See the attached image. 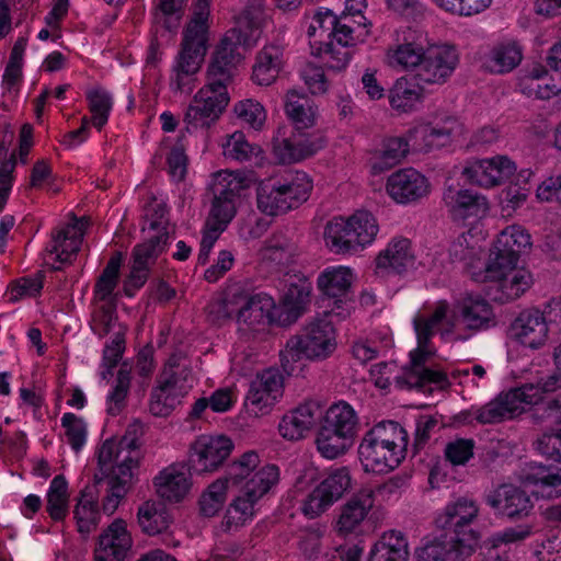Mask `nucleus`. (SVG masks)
<instances>
[{"instance_id":"obj_1","label":"nucleus","mask_w":561,"mask_h":561,"mask_svg":"<svg viewBox=\"0 0 561 561\" xmlns=\"http://www.w3.org/2000/svg\"><path fill=\"white\" fill-rule=\"evenodd\" d=\"M140 423L130 424L125 435L118 440H105L99 450V463L102 469H111L110 488L103 500L102 508L107 515L114 514L125 497L133 479V470L140 459Z\"/></svg>"},{"instance_id":"obj_2","label":"nucleus","mask_w":561,"mask_h":561,"mask_svg":"<svg viewBox=\"0 0 561 561\" xmlns=\"http://www.w3.org/2000/svg\"><path fill=\"white\" fill-rule=\"evenodd\" d=\"M408 434L394 421H381L369 428L358 445V458L366 472L394 470L407 455Z\"/></svg>"},{"instance_id":"obj_3","label":"nucleus","mask_w":561,"mask_h":561,"mask_svg":"<svg viewBox=\"0 0 561 561\" xmlns=\"http://www.w3.org/2000/svg\"><path fill=\"white\" fill-rule=\"evenodd\" d=\"M448 304L439 301L428 316H419L414 319V329L417 337V348L411 353V362L402 376L396 378L400 388H425L428 385L444 386L448 383L445 373L425 366L430 354L431 339L439 330L448 312Z\"/></svg>"},{"instance_id":"obj_4","label":"nucleus","mask_w":561,"mask_h":561,"mask_svg":"<svg viewBox=\"0 0 561 561\" xmlns=\"http://www.w3.org/2000/svg\"><path fill=\"white\" fill-rule=\"evenodd\" d=\"M193 386L194 378L186 357L172 354L157 377L156 386L151 389L149 412L159 417L170 415Z\"/></svg>"},{"instance_id":"obj_5","label":"nucleus","mask_w":561,"mask_h":561,"mask_svg":"<svg viewBox=\"0 0 561 561\" xmlns=\"http://www.w3.org/2000/svg\"><path fill=\"white\" fill-rule=\"evenodd\" d=\"M331 313L323 311L312 317L305 325L301 335L291 336L286 350L294 355H305L312 360H323L336 350V333Z\"/></svg>"},{"instance_id":"obj_6","label":"nucleus","mask_w":561,"mask_h":561,"mask_svg":"<svg viewBox=\"0 0 561 561\" xmlns=\"http://www.w3.org/2000/svg\"><path fill=\"white\" fill-rule=\"evenodd\" d=\"M478 515V503L468 496H459L446 504L436 516L435 525L443 534L477 550L481 535L471 526Z\"/></svg>"},{"instance_id":"obj_7","label":"nucleus","mask_w":561,"mask_h":561,"mask_svg":"<svg viewBox=\"0 0 561 561\" xmlns=\"http://www.w3.org/2000/svg\"><path fill=\"white\" fill-rule=\"evenodd\" d=\"M260 477L261 481L257 485L252 480L238 490L237 495L226 508L221 522L224 530L236 531L253 520L259 501L274 486V469L263 470Z\"/></svg>"},{"instance_id":"obj_8","label":"nucleus","mask_w":561,"mask_h":561,"mask_svg":"<svg viewBox=\"0 0 561 561\" xmlns=\"http://www.w3.org/2000/svg\"><path fill=\"white\" fill-rule=\"evenodd\" d=\"M353 283L351 268L344 266H331L324 268L317 278V287L322 299L328 300L327 313H331L337 321L350 317L353 310V300L350 298V289Z\"/></svg>"},{"instance_id":"obj_9","label":"nucleus","mask_w":561,"mask_h":561,"mask_svg":"<svg viewBox=\"0 0 561 561\" xmlns=\"http://www.w3.org/2000/svg\"><path fill=\"white\" fill-rule=\"evenodd\" d=\"M352 488V476L347 467L330 470L320 483L304 499L301 512L308 518H317Z\"/></svg>"},{"instance_id":"obj_10","label":"nucleus","mask_w":561,"mask_h":561,"mask_svg":"<svg viewBox=\"0 0 561 561\" xmlns=\"http://www.w3.org/2000/svg\"><path fill=\"white\" fill-rule=\"evenodd\" d=\"M425 48L426 36L422 31L411 26H400L391 34L385 61L397 70L417 69Z\"/></svg>"},{"instance_id":"obj_11","label":"nucleus","mask_w":561,"mask_h":561,"mask_svg":"<svg viewBox=\"0 0 561 561\" xmlns=\"http://www.w3.org/2000/svg\"><path fill=\"white\" fill-rule=\"evenodd\" d=\"M234 36L233 32H227L222 36L214 48L207 66L206 82L224 91H228L242 61Z\"/></svg>"},{"instance_id":"obj_12","label":"nucleus","mask_w":561,"mask_h":561,"mask_svg":"<svg viewBox=\"0 0 561 561\" xmlns=\"http://www.w3.org/2000/svg\"><path fill=\"white\" fill-rule=\"evenodd\" d=\"M458 64L459 55L455 46L447 44L426 46L414 79L425 87L442 85L449 80Z\"/></svg>"},{"instance_id":"obj_13","label":"nucleus","mask_w":561,"mask_h":561,"mask_svg":"<svg viewBox=\"0 0 561 561\" xmlns=\"http://www.w3.org/2000/svg\"><path fill=\"white\" fill-rule=\"evenodd\" d=\"M484 278L488 282V295L500 304L519 298L533 284L530 272L517 268V265L501 264L495 273H491V265H486Z\"/></svg>"},{"instance_id":"obj_14","label":"nucleus","mask_w":561,"mask_h":561,"mask_svg":"<svg viewBox=\"0 0 561 561\" xmlns=\"http://www.w3.org/2000/svg\"><path fill=\"white\" fill-rule=\"evenodd\" d=\"M228 91L219 90L206 82L191 101L185 115L186 129L209 127L219 118L229 103Z\"/></svg>"},{"instance_id":"obj_15","label":"nucleus","mask_w":561,"mask_h":561,"mask_svg":"<svg viewBox=\"0 0 561 561\" xmlns=\"http://www.w3.org/2000/svg\"><path fill=\"white\" fill-rule=\"evenodd\" d=\"M312 283L300 271H283V327L296 323L311 307Z\"/></svg>"},{"instance_id":"obj_16","label":"nucleus","mask_w":561,"mask_h":561,"mask_svg":"<svg viewBox=\"0 0 561 561\" xmlns=\"http://www.w3.org/2000/svg\"><path fill=\"white\" fill-rule=\"evenodd\" d=\"M537 390L533 387H519L500 393L494 400L474 411V419L480 424L500 423L524 412L525 402L537 400Z\"/></svg>"},{"instance_id":"obj_17","label":"nucleus","mask_w":561,"mask_h":561,"mask_svg":"<svg viewBox=\"0 0 561 561\" xmlns=\"http://www.w3.org/2000/svg\"><path fill=\"white\" fill-rule=\"evenodd\" d=\"M233 442L225 435H201L191 445L190 469L196 473L216 471L233 450Z\"/></svg>"},{"instance_id":"obj_18","label":"nucleus","mask_w":561,"mask_h":561,"mask_svg":"<svg viewBox=\"0 0 561 561\" xmlns=\"http://www.w3.org/2000/svg\"><path fill=\"white\" fill-rule=\"evenodd\" d=\"M83 234L81 221L55 230L44 250L45 264L59 271L64 264L71 263L80 250Z\"/></svg>"},{"instance_id":"obj_19","label":"nucleus","mask_w":561,"mask_h":561,"mask_svg":"<svg viewBox=\"0 0 561 561\" xmlns=\"http://www.w3.org/2000/svg\"><path fill=\"white\" fill-rule=\"evenodd\" d=\"M276 304L263 291L245 295L237 313L238 330L243 334L260 332L274 321Z\"/></svg>"},{"instance_id":"obj_20","label":"nucleus","mask_w":561,"mask_h":561,"mask_svg":"<svg viewBox=\"0 0 561 561\" xmlns=\"http://www.w3.org/2000/svg\"><path fill=\"white\" fill-rule=\"evenodd\" d=\"M484 501L496 514L512 520L528 517L534 510L530 495L514 484L499 485L485 495Z\"/></svg>"},{"instance_id":"obj_21","label":"nucleus","mask_w":561,"mask_h":561,"mask_svg":"<svg viewBox=\"0 0 561 561\" xmlns=\"http://www.w3.org/2000/svg\"><path fill=\"white\" fill-rule=\"evenodd\" d=\"M530 244V234L524 227L512 225L503 229L490 253L488 265H491V273L499 271L501 264L517 265L520 253Z\"/></svg>"},{"instance_id":"obj_22","label":"nucleus","mask_w":561,"mask_h":561,"mask_svg":"<svg viewBox=\"0 0 561 561\" xmlns=\"http://www.w3.org/2000/svg\"><path fill=\"white\" fill-rule=\"evenodd\" d=\"M516 171L515 163L507 157L474 160L463 168L462 175L481 187H493L508 180Z\"/></svg>"},{"instance_id":"obj_23","label":"nucleus","mask_w":561,"mask_h":561,"mask_svg":"<svg viewBox=\"0 0 561 561\" xmlns=\"http://www.w3.org/2000/svg\"><path fill=\"white\" fill-rule=\"evenodd\" d=\"M512 337L525 347L538 350L547 340L549 328L543 312L538 309L523 310L511 324Z\"/></svg>"},{"instance_id":"obj_24","label":"nucleus","mask_w":561,"mask_h":561,"mask_svg":"<svg viewBox=\"0 0 561 561\" xmlns=\"http://www.w3.org/2000/svg\"><path fill=\"white\" fill-rule=\"evenodd\" d=\"M279 387L280 371L277 368H268L257 375L245 398L249 413L255 416L267 414L276 402Z\"/></svg>"},{"instance_id":"obj_25","label":"nucleus","mask_w":561,"mask_h":561,"mask_svg":"<svg viewBox=\"0 0 561 561\" xmlns=\"http://www.w3.org/2000/svg\"><path fill=\"white\" fill-rule=\"evenodd\" d=\"M389 196L400 204H409L426 196L430 192L427 179L413 168L392 173L386 185Z\"/></svg>"},{"instance_id":"obj_26","label":"nucleus","mask_w":561,"mask_h":561,"mask_svg":"<svg viewBox=\"0 0 561 561\" xmlns=\"http://www.w3.org/2000/svg\"><path fill=\"white\" fill-rule=\"evenodd\" d=\"M374 502L375 492L370 488H363L353 494L340 508L335 526L339 535L347 536L357 533L373 508Z\"/></svg>"},{"instance_id":"obj_27","label":"nucleus","mask_w":561,"mask_h":561,"mask_svg":"<svg viewBox=\"0 0 561 561\" xmlns=\"http://www.w3.org/2000/svg\"><path fill=\"white\" fill-rule=\"evenodd\" d=\"M261 465L260 455L255 450H248L234 458L226 468V476L222 477L231 486L242 489L245 484L253 480L257 485L261 481V472L267 468L274 469V485L279 478V470L276 465Z\"/></svg>"},{"instance_id":"obj_28","label":"nucleus","mask_w":561,"mask_h":561,"mask_svg":"<svg viewBox=\"0 0 561 561\" xmlns=\"http://www.w3.org/2000/svg\"><path fill=\"white\" fill-rule=\"evenodd\" d=\"M206 50L190 47L181 44V50L172 67L170 77V88L173 92L191 93L194 89L195 75L201 68V64Z\"/></svg>"},{"instance_id":"obj_29","label":"nucleus","mask_w":561,"mask_h":561,"mask_svg":"<svg viewBox=\"0 0 561 561\" xmlns=\"http://www.w3.org/2000/svg\"><path fill=\"white\" fill-rule=\"evenodd\" d=\"M522 481L533 488V494L538 499L561 497V467L529 463L523 471Z\"/></svg>"},{"instance_id":"obj_30","label":"nucleus","mask_w":561,"mask_h":561,"mask_svg":"<svg viewBox=\"0 0 561 561\" xmlns=\"http://www.w3.org/2000/svg\"><path fill=\"white\" fill-rule=\"evenodd\" d=\"M459 319L472 332L485 331L496 325L491 304L480 295L467 294L457 304Z\"/></svg>"},{"instance_id":"obj_31","label":"nucleus","mask_w":561,"mask_h":561,"mask_svg":"<svg viewBox=\"0 0 561 561\" xmlns=\"http://www.w3.org/2000/svg\"><path fill=\"white\" fill-rule=\"evenodd\" d=\"M131 537L123 519H115L101 535L95 561H124L131 548Z\"/></svg>"},{"instance_id":"obj_32","label":"nucleus","mask_w":561,"mask_h":561,"mask_svg":"<svg viewBox=\"0 0 561 561\" xmlns=\"http://www.w3.org/2000/svg\"><path fill=\"white\" fill-rule=\"evenodd\" d=\"M376 268L387 274L401 275L412 270L415 264V255L411 241L403 237H393L386 249L376 257Z\"/></svg>"},{"instance_id":"obj_33","label":"nucleus","mask_w":561,"mask_h":561,"mask_svg":"<svg viewBox=\"0 0 561 561\" xmlns=\"http://www.w3.org/2000/svg\"><path fill=\"white\" fill-rule=\"evenodd\" d=\"M444 202L455 218H482L489 211V203L485 196L453 185L445 190Z\"/></svg>"},{"instance_id":"obj_34","label":"nucleus","mask_w":561,"mask_h":561,"mask_svg":"<svg viewBox=\"0 0 561 561\" xmlns=\"http://www.w3.org/2000/svg\"><path fill=\"white\" fill-rule=\"evenodd\" d=\"M413 138H421L426 150L450 145L463 134V125L458 118L447 116L435 125H420L409 130Z\"/></svg>"},{"instance_id":"obj_35","label":"nucleus","mask_w":561,"mask_h":561,"mask_svg":"<svg viewBox=\"0 0 561 561\" xmlns=\"http://www.w3.org/2000/svg\"><path fill=\"white\" fill-rule=\"evenodd\" d=\"M476 550L440 534L416 551V561H466Z\"/></svg>"},{"instance_id":"obj_36","label":"nucleus","mask_w":561,"mask_h":561,"mask_svg":"<svg viewBox=\"0 0 561 561\" xmlns=\"http://www.w3.org/2000/svg\"><path fill=\"white\" fill-rule=\"evenodd\" d=\"M321 404L308 400L283 416V438L299 440L320 421Z\"/></svg>"},{"instance_id":"obj_37","label":"nucleus","mask_w":561,"mask_h":561,"mask_svg":"<svg viewBox=\"0 0 561 561\" xmlns=\"http://www.w3.org/2000/svg\"><path fill=\"white\" fill-rule=\"evenodd\" d=\"M533 534L529 525L508 527L497 531L483 541L489 551V561H518L516 552L508 546L528 538Z\"/></svg>"},{"instance_id":"obj_38","label":"nucleus","mask_w":561,"mask_h":561,"mask_svg":"<svg viewBox=\"0 0 561 561\" xmlns=\"http://www.w3.org/2000/svg\"><path fill=\"white\" fill-rule=\"evenodd\" d=\"M211 0H193L191 18L183 31L182 45L207 49L208 32L210 26Z\"/></svg>"},{"instance_id":"obj_39","label":"nucleus","mask_w":561,"mask_h":561,"mask_svg":"<svg viewBox=\"0 0 561 561\" xmlns=\"http://www.w3.org/2000/svg\"><path fill=\"white\" fill-rule=\"evenodd\" d=\"M220 146L222 156L228 161L253 162L256 168H264L268 164L262 148L259 145L251 144L242 131H234L225 136Z\"/></svg>"},{"instance_id":"obj_40","label":"nucleus","mask_w":561,"mask_h":561,"mask_svg":"<svg viewBox=\"0 0 561 561\" xmlns=\"http://www.w3.org/2000/svg\"><path fill=\"white\" fill-rule=\"evenodd\" d=\"M157 494L169 502H180L191 489V480L184 466L171 465L153 479Z\"/></svg>"},{"instance_id":"obj_41","label":"nucleus","mask_w":561,"mask_h":561,"mask_svg":"<svg viewBox=\"0 0 561 561\" xmlns=\"http://www.w3.org/2000/svg\"><path fill=\"white\" fill-rule=\"evenodd\" d=\"M321 133L296 130L289 138L283 139V163H296L314 156L327 146Z\"/></svg>"},{"instance_id":"obj_42","label":"nucleus","mask_w":561,"mask_h":561,"mask_svg":"<svg viewBox=\"0 0 561 561\" xmlns=\"http://www.w3.org/2000/svg\"><path fill=\"white\" fill-rule=\"evenodd\" d=\"M319 426L355 439L359 428V417L354 408L346 401L331 404L320 415Z\"/></svg>"},{"instance_id":"obj_43","label":"nucleus","mask_w":561,"mask_h":561,"mask_svg":"<svg viewBox=\"0 0 561 561\" xmlns=\"http://www.w3.org/2000/svg\"><path fill=\"white\" fill-rule=\"evenodd\" d=\"M267 16L260 5H248L237 20L236 27L228 32H233L239 47H253L261 38L263 28L266 27Z\"/></svg>"},{"instance_id":"obj_44","label":"nucleus","mask_w":561,"mask_h":561,"mask_svg":"<svg viewBox=\"0 0 561 561\" xmlns=\"http://www.w3.org/2000/svg\"><path fill=\"white\" fill-rule=\"evenodd\" d=\"M354 231L356 229L351 227L348 218L329 221L324 229L327 247L336 254H353L364 250Z\"/></svg>"},{"instance_id":"obj_45","label":"nucleus","mask_w":561,"mask_h":561,"mask_svg":"<svg viewBox=\"0 0 561 561\" xmlns=\"http://www.w3.org/2000/svg\"><path fill=\"white\" fill-rule=\"evenodd\" d=\"M312 181L304 171H283V211L298 208L310 195Z\"/></svg>"},{"instance_id":"obj_46","label":"nucleus","mask_w":561,"mask_h":561,"mask_svg":"<svg viewBox=\"0 0 561 561\" xmlns=\"http://www.w3.org/2000/svg\"><path fill=\"white\" fill-rule=\"evenodd\" d=\"M284 108L296 130H305L314 126L318 108L313 100L306 93L288 91Z\"/></svg>"},{"instance_id":"obj_47","label":"nucleus","mask_w":561,"mask_h":561,"mask_svg":"<svg viewBox=\"0 0 561 561\" xmlns=\"http://www.w3.org/2000/svg\"><path fill=\"white\" fill-rule=\"evenodd\" d=\"M425 85L414 79L403 76L398 78L388 91L390 106L401 113H409L422 102V91Z\"/></svg>"},{"instance_id":"obj_48","label":"nucleus","mask_w":561,"mask_h":561,"mask_svg":"<svg viewBox=\"0 0 561 561\" xmlns=\"http://www.w3.org/2000/svg\"><path fill=\"white\" fill-rule=\"evenodd\" d=\"M523 59V47L514 39H505L493 46L486 59V68L493 73H507Z\"/></svg>"},{"instance_id":"obj_49","label":"nucleus","mask_w":561,"mask_h":561,"mask_svg":"<svg viewBox=\"0 0 561 561\" xmlns=\"http://www.w3.org/2000/svg\"><path fill=\"white\" fill-rule=\"evenodd\" d=\"M251 183L250 173L240 170H220L213 174L211 191L213 194L238 201L241 192L249 188Z\"/></svg>"},{"instance_id":"obj_50","label":"nucleus","mask_w":561,"mask_h":561,"mask_svg":"<svg viewBox=\"0 0 561 561\" xmlns=\"http://www.w3.org/2000/svg\"><path fill=\"white\" fill-rule=\"evenodd\" d=\"M73 517L77 530L84 537L98 528L101 515L98 501L90 490L84 489L81 491L73 508Z\"/></svg>"},{"instance_id":"obj_51","label":"nucleus","mask_w":561,"mask_h":561,"mask_svg":"<svg viewBox=\"0 0 561 561\" xmlns=\"http://www.w3.org/2000/svg\"><path fill=\"white\" fill-rule=\"evenodd\" d=\"M280 72V48L276 44L265 46L253 67V81L259 85H271Z\"/></svg>"},{"instance_id":"obj_52","label":"nucleus","mask_w":561,"mask_h":561,"mask_svg":"<svg viewBox=\"0 0 561 561\" xmlns=\"http://www.w3.org/2000/svg\"><path fill=\"white\" fill-rule=\"evenodd\" d=\"M137 516L140 528L150 536L165 531L172 523V517L164 504L154 501L141 504Z\"/></svg>"},{"instance_id":"obj_53","label":"nucleus","mask_w":561,"mask_h":561,"mask_svg":"<svg viewBox=\"0 0 561 561\" xmlns=\"http://www.w3.org/2000/svg\"><path fill=\"white\" fill-rule=\"evenodd\" d=\"M68 481L62 474L54 477L46 493V512L56 522H62L69 513Z\"/></svg>"},{"instance_id":"obj_54","label":"nucleus","mask_w":561,"mask_h":561,"mask_svg":"<svg viewBox=\"0 0 561 561\" xmlns=\"http://www.w3.org/2000/svg\"><path fill=\"white\" fill-rule=\"evenodd\" d=\"M354 440L353 438L346 437V435L319 426L314 443L318 453L323 458L333 460L344 456L354 445Z\"/></svg>"},{"instance_id":"obj_55","label":"nucleus","mask_w":561,"mask_h":561,"mask_svg":"<svg viewBox=\"0 0 561 561\" xmlns=\"http://www.w3.org/2000/svg\"><path fill=\"white\" fill-rule=\"evenodd\" d=\"M256 204L266 216H278L280 210V178L276 174L262 180L256 187Z\"/></svg>"},{"instance_id":"obj_56","label":"nucleus","mask_w":561,"mask_h":561,"mask_svg":"<svg viewBox=\"0 0 561 561\" xmlns=\"http://www.w3.org/2000/svg\"><path fill=\"white\" fill-rule=\"evenodd\" d=\"M130 385V369L123 365L118 369L114 386L106 397V412L110 415L116 416L126 408Z\"/></svg>"},{"instance_id":"obj_57","label":"nucleus","mask_w":561,"mask_h":561,"mask_svg":"<svg viewBox=\"0 0 561 561\" xmlns=\"http://www.w3.org/2000/svg\"><path fill=\"white\" fill-rule=\"evenodd\" d=\"M335 23L336 15L329 9L321 8L314 13L307 31L312 48L332 41Z\"/></svg>"},{"instance_id":"obj_58","label":"nucleus","mask_w":561,"mask_h":561,"mask_svg":"<svg viewBox=\"0 0 561 561\" xmlns=\"http://www.w3.org/2000/svg\"><path fill=\"white\" fill-rule=\"evenodd\" d=\"M122 264V254H114L107 262L102 274L99 276L94 286V297L96 300L111 302V297L118 284L119 268Z\"/></svg>"},{"instance_id":"obj_59","label":"nucleus","mask_w":561,"mask_h":561,"mask_svg":"<svg viewBox=\"0 0 561 561\" xmlns=\"http://www.w3.org/2000/svg\"><path fill=\"white\" fill-rule=\"evenodd\" d=\"M228 486L227 480L219 478L201 494L198 505L203 516L213 517L218 514L227 501Z\"/></svg>"},{"instance_id":"obj_60","label":"nucleus","mask_w":561,"mask_h":561,"mask_svg":"<svg viewBox=\"0 0 561 561\" xmlns=\"http://www.w3.org/2000/svg\"><path fill=\"white\" fill-rule=\"evenodd\" d=\"M91 123L99 130L107 123L113 106L112 95L102 88H93L87 92Z\"/></svg>"},{"instance_id":"obj_61","label":"nucleus","mask_w":561,"mask_h":561,"mask_svg":"<svg viewBox=\"0 0 561 561\" xmlns=\"http://www.w3.org/2000/svg\"><path fill=\"white\" fill-rule=\"evenodd\" d=\"M479 238L468 230L459 234L449 247V257L454 262H465L470 264L474 259L479 257L481 245Z\"/></svg>"},{"instance_id":"obj_62","label":"nucleus","mask_w":561,"mask_h":561,"mask_svg":"<svg viewBox=\"0 0 561 561\" xmlns=\"http://www.w3.org/2000/svg\"><path fill=\"white\" fill-rule=\"evenodd\" d=\"M213 203L209 216L207 218V227H216L225 230L237 213V202L231 197L219 196L213 194Z\"/></svg>"},{"instance_id":"obj_63","label":"nucleus","mask_w":561,"mask_h":561,"mask_svg":"<svg viewBox=\"0 0 561 561\" xmlns=\"http://www.w3.org/2000/svg\"><path fill=\"white\" fill-rule=\"evenodd\" d=\"M351 227L355 228V234L363 249L371 244L379 231V226L374 215L366 210H359L348 217Z\"/></svg>"},{"instance_id":"obj_64","label":"nucleus","mask_w":561,"mask_h":561,"mask_svg":"<svg viewBox=\"0 0 561 561\" xmlns=\"http://www.w3.org/2000/svg\"><path fill=\"white\" fill-rule=\"evenodd\" d=\"M233 112L242 124L254 130H261L266 121L264 107L252 99H245L234 104Z\"/></svg>"}]
</instances>
